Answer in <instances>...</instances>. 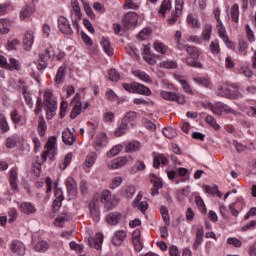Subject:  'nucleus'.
Segmentation results:
<instances>
[{
    "label": "nucleus",
    "mask_w": 256,
    "mask_h": 256,
    "mask_svg": "<svg viewBox=\"0 0 256 256\" xmlns=\"http://www.w3.org/2000/svg\"><path fill=\"white\" fill-rule=\"evenodd\" d=\"M100 201H101V203H104L105 205H107V203H109V201H111V191L104 190L101 193Z\"/></svg>",
    "instance_id": "5fc2aeb1"
},
{
    "label": "nucleus",
    "mask_w": 256,
    "mask_h": 256,
    "mask_svg": "<svg viewBox=\"0 0 256 256\" xmlns=\"http://www.w3.org/2000/svg\"><path fill=\"white\" fill-rule=\"evenodd\" d=\"M134 93H137L138 95H145L146 97L152 95L151 89L149 87L138 82H135Z\"/></svg>",
    "instance_id": "2eb2a0df"
},
{
    "label": "nucleus",
    "mask_w": 256,
    "mask_h": 256,
    "mask_svg": "<svg viewBox=\"0 0 256 256\" xmlns=\"http://www.w3.org/2000/svg\"><path fill=\"white\" fill-rule=\"evenodd\" d=\"M66 189L69 193V195H77V182L75 181V178L68 177L66 180Z\"/></svg>",
    "instance_id": "6ab92c4d"
},
{
    "label": "nucleus",
    "mask_w": 256,
    "mask_h": 256,
    "mask_svg": "<svg viewBox=\"0 0 256 256\" xmlns=\"http://www.w3.org/2000/svg\"><path fill=\"white\" fill-rule=\"evenodd\" d=\"M127 238V232L124 230H118L114 234L113 243L114 245H121L122 242Z\"/></svg>",
    "instance_id": "393cba45"
},
{
    "label": "nucleus",
    "mask_w": 256,
    "mask_h": 256,
    "mask_svg": "<svg viewBox=\"0 0 256 256\" xmlns=\"http://www.w3.org/2000/svg\"><path fill=\"white\" fill-rule=\"evenodd\" d=\"M19 209L21 213H24V215H31L33 213H37V208L29 202H23L20 204Z\"/></svg>",
    "instance_id": "dca6fc26"
},
{
    "label": "nucleus",
    "mask_w": 256,
    "mask_h": 256,
    "mask_svg": "<svg viewBox=\"0 0 256 256\" xmlns=\"http://www.w3.org/2000/svg\"><path fill=\"white\" fill-rule=\"evenodd\" d=\"M44 105L46 107V119H53L57 115V98L53 92L46 90L44 93Z\"/></svg>",
    "instance_id": "f257e3e1"
},
{
    "label": "nucleus",
    "mask_w": 256,
    "mask_h": 256,
    "mask_svg": "<svg viewBox=\"0 0 256 256\" xmlns=\"http://www.w3.org/2000/svg\"><path fill=\"white\" fill-rule=\"evenodd\" d=\"M150 181L153 183V187L156 189H161V187H163V182H161V179L155 174L151 176Z\"/></svg>",
    "instance_id": "052dcab7"
},
{
    "label": "nucleus",
    "mask_w": 256,
    "mask_h": 256,
    "mask_svg": "<svg viewBox=\"0 0 256 256\" xmlns=\"http://www.w3.org/2000/svg\"><path fill=\"white\" fill-rule=\"evenodd\" d=\"M32 13H35V9L32 6L26 5L20 11V19L21 21H25V19H29Z\"/></svg>",
    "instance_id": "5701e85b"
},
{
    "label": "nucleus",
    "mask_w": 256,
    "mask_h": 256,
    "mask_svg": "<svg viewBox=\"0 0 256 256\" xmlns=\"http://www.w3.org/2000/svg\"><path fill=\"white\" fill-rule=\"evenodd\" d=\"M71 159H73V154L68 153L65 157L63 162L60 164V169L62 171H65V169H67V167L69 166V163H71Z\"/></svg>",
    "instance_id": "864d4df0"
},
{
    "label": "nucleus",
    "mask_w": 256,
    "mask_h": 256,
    "mask_svg": "<svg viewBox=\"0 0 256 256\" xmlns=\"http://www.w3.org/2000/svg\"><path fill=\"white\" fill-rule=\"evenodd\" d=\"M203 189L205 193H208L209 195H217V197H221V192L219 191L218 186L204 185Z\"/></svg>",
    "instance_id": "ea45409f"
},
{
    "label": "nucleus",
    "mask_w": 256,
    "mask_h": 256,
    "mask_svg": "<svg viewBox=\"0 0 256 256\" xmlns=\"http://www.w3.org/2000/svg\"><path fill=\"white\" fill-rule=\"evenodd\" d=\"M49 249V243L45 240H41L34 245V250L38 253H45Z\"/></svg>",
    "instance_id": "c9c22d12"
},
{
    "label": "nucleus",
    "mask_w": 256,
    "mask_h": 256,
    "mask_svg": "<svg viewBox=\"0 0 256 256\" xmlns=\"http://www.w3.org/2000/svg\"><path fill=\"white\" fill-rule=\"evenodd\" d=\"M153 47L157 53H161V55H165L169 52V47L162 42H154Z\"/></svg>",
    "instance_id": "4c0bfd02"
},
{
    "label": "nucleus",
    "mask_w": 256,
    "mask_h": 256,
    "mask_svg": "<svg viewBox=\"0 0 256 256\" xmlns=\"http://www.w3.org/2000/svg\"><path fill=\"white\" fill-rule=\"evenodd\" d=\"M62 141L65 145H73L75 143V135L71 133V130L67 129L62 132Z\"/></svg>",
    "instance_id": "412c9836"
},
{
    "label": "nucleus",
    "mask_w": 256,
    "mask_h": 256,
    "mask_svg": "<svg viewBox=\"0 0 256 256\" xmlns=\"http://www.w3.org/2000/svg\"><path fill=\"white\" fill-rule=\"evenodd\" d=\"M10 249L16 255H20V256L25 255V244H23V242L19 240H13L10 244Z\"/></svg>",
    "instance_id": "4468645a"
},
{
    "label": "nucleus",
    "mask_w": 256,
    "mask_h": 256,
    "mask_svg": "<svg viewBox=\"0 0 256 256\" xmlns=\"http://www.w3.org/2000/svg\"><path fill=\"white\" fill-rule=\"evenodd\" d=\"M237 91H239V85L225 83V84H222L218 88L217 95H218V97H226L227 99H235L236 97H239V95H237Z\"/></svg>",
    "instance_id": "7ed1b4c3"
},
{
    "label": "nucleus",
    "mask_w": 256,
    "mask_h": 256,
    "mask_svg": "<svg viewBox=\"0 0 256 256\" xmlns=\"http://www.w3.org/2000/svg\"><path fill=\"white\" fill-rule=\"evenodd\" d=\"M129 158L127 156H122L114 159L110 163L107 164L108 169H121V167H125Z\"/></svg>",
    "instance_id": "f8f14e48"
},
{
    "label": "nucleus",
    "mask_w": 256,
    "mask_h": 256,
    "mask_svg": "<svg viewBox=\"0 0 256 256\" xmlns=\"http://www.w3.org/2000/svg\"><path fill=\"white\" fill-rule=\"evenodd\" d=\"M72 9L78 19H81V8L79 7V1L72 0L71 1Z\"/></svg>",
    "instance_id": "6e6d98bb"
},
{
    "label": "nucleus",
    "mask_w": 256,
    "mask_h": 256,
    "mask_svg": "<svg viewBox=\"0 0 256 256\" xmlns=\"http://www.w3.org/2000/svg\"><path fill=\"white\" fill-rule=\"evenodd\" d=\"M205 121L210 127H213V129L217 130L219 129V124H217V120L211 115L206 116Z\"/></svg>",
    "instance_id": "680f3d73"
},
{
    "label": "nucleus",
    "mask_w": 256,
    "mask_h": 256,
    "mask_svg": "<svg viewBox=\"0 0 256 256\" xmlns=\"http://www.w3.org/2000/svg\"><path fill=\"white\" fill-rule=\"evenodd\" d=\"M10 129L7 117H5L3 113H0V131L2 133H9Z\"/></svg>",
    "instance_id": "f704fd0d"
},
{
    "label": "nucleus",
    "mask_w": 256,
    "mask_h": 256,
    "mask_svg": "<svg viewBox=\"0 0 256 256\" xmlns=\"http://www.w3.org/2000/svg\"><path fill=\"white\" fill-rule=\"evenodd\" d=\"M135 119H137V112L130 111L123 117L122 122L126 123V125H129L133 123Z\"/></svg>",
    "instance_id": "a18cd8bd"
},
{
    "label": "nucleus",
    "mask_w": 256,
    "mask_h": 256,
    "mask_svg": "<svg viewBox=\"0 0 256 256\" xmlns=\"http://www.w3.org/2000/svg\"><path fill=\"white\" fill-rule=\"evenodd\" d=\"M135 195V186L129 185L124 190V197L131 199Z\"/></svg>",
    "instance_id": "69168bd1"
},
{
    "label": "nucleus",
    "mask_w": 256,
    "mask_h": 256,
    "mask_svg": "<svg viewBox=\"0 0 256 256\" xmlns=\"http://www.w3.org/2000/svg\"><path fill=\"white\" fill-rule=\"evenodd\" d=\"M212 33H213V25L205 24L203 26L202 35H201L203 41H211Z\"/></svg>",
    "instance_id": "b1692460"
},
{
    "label": "nucleus",
    "mask_w": 256,
    "mask_h": 256,
    "mask_svg": "<svg viewBox=\"0 0 256 256\" xmlns=\"http://www.w3.org/2000/svg\"><path fill=\"white\" fill-rule=\"evenodd\" d=\"M133 76L140 79V81H144V83H153V80H151V76H149L147 73L141 70H134Z\"/></svg>",
    "instance_id": "a878e982"
},
{
    "label": "nucleus",
    "mask_w": 256,
    "mask_h": 256,
    "mask_svg": "<svg viewBox=\"0 0 256 256\" xmlns=\"http://www.w3.org/2000/svg\"><path fill=\"white\" fill-rule=\"evenodd\" d=\"M152 31L151 28H144L139 34H138V39L140 41H145L149 39V35H151Z\"/></svg>",
    "instance_id": "603ef678"
},
{
    "label": "nucleus",
    "mask_w": 256,
    "mask_h": 256,
    "mask_svg": "<svg viewBox=\"0 0 256 256\" xmlns=\"http://www.w3.org/2000/svg\"><path fill=\"white\" fill-rule=\"evenodd\" d=\"M127 131H129V125L122 121L114 131V135L115 137H122V135H125Z\"/></svg>",
    "instance_id": "c756f323"
},
{
    "label": "nucleus",
    "mask_w": 256,
    "mask_h": 256,
    "mask_svg": "<svg viewBox=\"0 0 256 256\" xmlns=\"http://www.w3.org/2000/svg\"><path fill=\"white\" fill-rule=\"evenodd\" d=\"M58 29L64 35H73V28H71V23L69 22V19L64 16H60L58 18Z\"/></svg>",
    "instance_id": "0eeeda50"
},
{
    "label": "nucleus",
    "mask_w": 256,
    "mask_h": 256,
    "mask_svg": "<svg viewBox=\"0 0 256 256\" xmlns=\"http://www.w3.org/2000/svg\"><path fill=\"white\" fill-rule=\"evenodd\" d=\"M193 81L198 85H202L203 87H207V88L211 87V80L206 77L196 76L193 78Z\"/></svg>",
    "instance_id": "58836bf2"
},
{
    "label": "nucleus",
    "mask_w": 256,
    "mask_h": 256,
    "mask_svg": "<svg viewBox=\"0 0 256 256\" xmlns=\"http://www.w3.org/2000/svg\"><path fill=\"white\" fill-rule=\"evenodd\" d=\"M217 29H218V35L220 39H222L225 45H227V47L231 49L233 47V42L229 40V36L227 35V30L225 29V26L223 25V22H221V20L217 22Z\"/></svg>",
    "instance_id": "9d476101"
},
{
    "label": "nucleus",
    "mask_w": 256,
    "mask_h": 256,
    "mask_svg": "<svg viewBox=\"0 0 256 256\" xmlns=\"http://www.w3.org/2000/svg\"><path fill=\"white\" fill-rule=\"evenodd\" d=\"M230 15L234 23H239V4H234L230 9Z\"/></svg>",
    "instance_id": "37998d69"
},
{
    "label": "nucleus",
    "mask_w": 256,
    "mask_h": 256,
    "mask_svg": "<svg viewBox=\"0 0 256 256\" xmlns=\"http://www.w3.org/2000/svg\"><path fill=\"white\" fill-rule=\"evenodd\" d=\"M88 243L90 247H93L94 249H101V245H103V234L98 233L95 235L94 238H90L88 240Z\"/></svg>",
    "instance_id": "f3484780"
},
{
    "label": "nucleus",
    "mask_w": 256,
    "mask_h": 256,
    "mask_svg": "<svg viewBox=\"0 0 256 256\" xmlns=\"http://www.w3.org/2000/svg\"><path fill=\"white\" fill-rule=\"evenodd\" d=\"M19 85H20V89L22 91V95L27 103V105H31V95L29 94V92H27V85H25V82H23V80H19L18 81Z\"/></svg>",
    "instance_id": "c85d7f7f"
},
{
    "label": "nucleus",
    "mask_w": 256,
    "mask_h": 256,
    "mask_svg": "<svg viewBox=\"0 0 256 256\" xmlns=\"http://www.w3.org/2000/svg\"><path fill=\"white\" fill-rule=\"evenodd\" d=\"M169 11H171V0H163L158 14L161 15V17H165V13Z\"/></svg>",
    "instance_id": "72a5a7b5"
},
{
    "label": "nucleus",
    "mask_w": 256,
    "mask_h": 256,
    "mask_svg": "<svg viewBox=\"0 0 256 256\" xmlns=\"http://www.w3.org/2000/svg\"><path fill=\"white\" fill-rule=\"evenodd\" d=\"M82 107H83V104L81 103V101H77L75 103V106L73 107L71 113H70V118L71 119H77V117H79V115H81Z\"/></svg>",
    "instance_id": "e433bc0d"
},
{
    "label": "nucleus",
    "mask_w": 256,
    "mask_h": 256,
    "mask_svg": "<svg viewBox=\"0 0 256 256\" xmlns=\"http://www.w3.org/2000/svg\"><path fill=\"white\" fill-rule=\"evenodd\" d=\"M139 149H141V143H139L137 140H134L126 145L125 151L126 153H131L133 151H139Z\"/></svg>",
    "instance_id": "a19ab883"
},
{
    "label": "nucleus",
    "mask_w": 256,
    "mask_h": 256,
    "mask_svg": "<svg viewBox=\"0 0 256 256\" xmlns=\"http://www.w3.org/2000/svg\"><path fill=\"white\" fill-rule=\"evenodd\" d=\"M35 41V32L32 30H28L22 39V45L25 51H31V47H33V42Z\"/></svg>",
    "instance_id": "9b49d317"
},
{
    "label": "nucleus",
    "mask_w": 256,
    "mask_h": 256,
    "mask_svg": "<svg viewBox=\"0 0 256 256\" xmlns=\"http://www.w3.org/2000/svg\"><path fill=\"white\" fill-rule=\"evenodd\" d=\"M160 96L162 97V99H165L166 101H175V99H177V94L169 91H162L160 93Z\"/></svg>",
    "instance_id": "09e8293b"
},
{
    "label": "nucleus",
    "mask_w": 256,
    "mask_h": 256,
    "mask_svg": "<svg viewBox=\"0 0 256 256\" xmlns=\"http://www.w3.org/2000/svg\"><path fill=\"white\" fill-rule=\"evenodd\" d=\"M9 181L11 189L14 193H17L19 191V185L17 182L19 181V173L17 167H13L9 171Z\"/></svg>",
    "instance_id": "1a4fd4ad"
},
{
    "label": "nucleus",
    "mask_w": 256,
    "mask_h": 256,
    "mask_svg": "<svg viewBox=\"0 0 256 256\" xmlns=\"http://www.w3.org/2000/svg\"><path fill=\"white\" fill-rule=\"evenodd\" d=\"M195 203L201 213H207V207L205 206V202H203V199L200 196L195 197Z\"/></svg>",
    "instance_id": "3c124183"
},
{
    "label": "nucleus",
    "mask_w": 256,
    "mask_h": 256,
    "mask_svg": "<svg viewBox=\"0 0 256 256\" xmlns=\"http://www.w3.org/2000/svg\"><path fill=\"white\" fill-rule=\"evenodd\" d=\"M227 244L228 245H232L233 247H241V245H243V242H241V240H239V238H235V237H230L227 239Z\"/></svg>",
    "instance_id": "338daca9"
},
{
    "label": "nucleus",
    "mask_w": 256,
    "mask_h": 256,
    "mask_svg": "<svg viewBox=\"0 0 256 256\" xmlns=\"http://www.w3.org/2000/svg\"><path fill=\"white\" fill-rule=\"evenodd\" d=\"M160 67H164V69H177V62L171 61H163L160 63Z\"/></svg>",
    "instance_id": "e2e57ef3"
},
{
    "label": "nucleus",
    "mask_w": 256,
    "mask_h": 256,
    "mask_svg": "<svg viewBox=\"0 0 256 256\" xmlns=\"http://www.w3.org/2000/svg\"><path fill=\"white\" fill-rule=\"evenodd\" d=\"M96 159H97V154H95L94 152H90L86 156V160H85L84 166H83L86 173H89V169H91V167H93V165H95Z\"/></svg>",
    "instance_id": "a211bd4d"
},
{
    "label": "nucleus",
    "mask_w": 256,
    "mask_h": 256,
    "mask_svg": "<svg viewBox=\"0 0 256 256\" xmlns=\"http://www.w3.org/2000/svg\"><path fill=\"white\" fill-rule=\"evenodd\" d=\"M6 69H8V71H21V63H19V60L15 58H10Z\"/></svg>",
    "instance_id": "2f4dec72"
},
{
    "label": "nucleus",
    "mask_w": 256,
    "mask_h": 256,
    "mask_svg": "<svg viewBox=\"0 0 256 256\" xmlns=\"http://www.w3.org/2000/svg\"><path fill=\"white\" fill-rule=\"evenodd\" d=\"M183 5H185V2L183 0H176L175 11L172 12L171 18L167 20L169 25H174L175 23H177L179 17L183 15Z\"/></svg>",
    "instance_id": "423d86ee"
},
{
    "label": "nucleus",
    "mask_w": 256,
    "mask_h": 256,
    "mask_svg": "<svg viewBox=\"0 0 256 256\" xmlns=\"http://www.w3.org/2000/svg\"><path fill=\"white\" fill-rule=\"evenodd\" d=\"M100 43H101V46L103 47L105 53L109 57H113V48L111 47V42H109V39L103 37Z\"/></svg>",
    "instance_id": "7c9ffc66"
},
{
    "label": "nucleus",
    "mask_w": 256,
    "mask_h": 256,
    "mask_svg": "<svg viewBox=\"0 0 256 256\" xmlns=\"http://www.w3.org/2000/svg\"><path fill=\"white\" fill-rule=\"evenodd\" d=\"M160 213L162 215L163 221L166 226H169L171 223V218L169 217V210L165 206L160 207Z\"/></svg>",
    "instance_id": "c03bdc74"
},
{
    "label": "nucleus",
    "mask_w": 256,
    "mask_h": 256,
    "mask_svg": "<svg viewBox=\"0 0 256 256\" xmlns=\"http://www.w3.org/2000/svg\"><path fill=\"white\" fill-rule=\"evenodd\" d=\"M182 89L185 91V93H188V95H194L195 93L191 90V86H189V82L187 80L180 79L179 80Z\"/></svg>",
    "instance_id": "bf43d9fd"
},
{
    "label": "nucleus",
    "mask_w": 256,
    "mask_h": 256,
    "mask_svg": "<svg viewBox=\"0 0 256 256\" xmlns=\"http://www.w3.org/2000/svg\"><path fill=\"white\" fill-rule=\"evenodd\" d=\"M10 119L15 127H17V125H27V117L21 115V112H19L17 108L10 112Z\"/></svg>",
    "instance_id": "6e6552de"
},
{
    "label": "nucleus",
    "mask_w": 256,
    "mask_h": 256,
    "mask_svg": "<svg viewBox=\"0 0 256 256\" xmlns=\"http://www.w3.org/2000/svg\"><path fill=\"white\" fill-rule=\"evenodd\" d=\"M187 58L185 63L188 67H195L196 69H203V64L198 61L199 59V48L195 46H186Z\"/></svg>",
    "instance_id": "f03ea898"
},
{
    "label": "nucleus",
    "mask_w": 256,
    "mask_h": 256,
    "mask_svg": "<svg viewBox=\"0 0 256 256\" xmlns=\"http://www.w3.org/2000/svg\"><path fill=\"white\" fill-rule=\"evenodd\" d=\"M187 23L192 29H199L201 27V23L199 20L194 18L192 15L187 16Z\"/></svg>",
    "instance_id": "de8ad7c7"
},
{
    "label": "nucleus",
    "mask_w": 256,
    "mask_h": 256,
    "mask_svg": "<svg viewBox=\"0 0 256 256\" xmlns=\"http://www.w3.org/2000/svg\"><path fill=\"white\" fill-rule=\"evenodd\" d=\"M121 78L119 72H117V70L115 69H110L108 72V79L110 81H118Z\"/></svg>",
    "instance_id": "0e129e2a"
},
{
    "label": "nucleus",
    "mask_w": 256,
    "mask_h": 256,
    "mask_svg": "<svg viewBox=\"0 0 256 256\" xmlns=\"http://www.w3.org/2000/svg\"><path fill=\"white\" fill-rule=\"evenodd\" d=\"M37 131L40 137H45V133H47V123L43 116H39Z\"/></svg>",
    "instance_id": "bb28decb"
},
{
    "label": "nucleus",
    "mask_w": 256,
    "mask_h": 256,
    "mask_svg": "<svg viewBox=\"0 0 256 256\" xmlns=\"http://www.w3.org/2000/svg\"><path fill=\"white\" fill-rule=\"evenodd\" d=\"M82 4L84 11L88 15V17H90V19H95V14L93 13L91 6H89V3H87V1L82 0Z\"/></svg>",
    "instance_id": "4d7b16f0"
},
{
    "label": "nucleus",
    "mask_w": 256,
    "mask_h": 256,
    "mask_svg": "<svg viewBox=\"0 0 256 256\" xmlns=\"http://www.w3.org/2000/svg\"><path fill=\"white\" fill-rule=\"evenodd\" d=\"M90 217H92L93 221H99L100 212H99V201L92 200L89 203Z\"/></svg>",
    "instance_id": "ddd939ff"
},
{
    "label": "nucleus",
    "mask_w": 256,
    "mask_h": 256,
    "mask_svg": "<svg viewBox=\"0 0 256 256\" xmlns=\"http://www.w3.org/2000/svg\"><path fill=\"white\" fill-rule=\"evenodd\" d=\"M66 72H67V67L61 66L57 71L55 83H57L58 85H61V83H63V81H65V73Z\"/></svg>",
    "instance_id": "473e14b6"
},
{
    "label": "nucleus",
    "mask_w": 256,
    "mask_h": 256,
    "mask_svg": "<svg viewBox=\"0 0 256 256\" xmlns=\"http://www.w3.org/2000/svg\"><path fill=\"white\" fill-rule=\"evenodd\" d=\"M121 183H123V178L121 176L115 177L110 183V189H117L121 186Z\"/></svg>",
    "instance_id": "774afa93"
},
{
    "label": "nucleus",
    "mask_w": 256,
    "mask_h": 256,
    "mask_svg": "<svg viewBox=\"0 0 256 256\" xmlns=\"http://www.w3.org/2000/svg\"><path fill=\"white\" fill-rule=\"evenodd\" d=\"M106 221L107 223H109V225H117V223L121 221V213L112 212L108 214V216L106 217Z\"/></svg>",
    "instance_id": "cd10ccee"
},
{
    "label": "nucleus",
    "mask_w": 256,
    "mask_h": 256,
    "mask_svg": "<svg viewBox=\"0 0 256 256\" xmlns=\"http://www.w3.org/2000/svg\"><path fill=\"white\" fill-rule=\"evenodd\" d=\"M55 145H57V136L49 137L45 146L46 151L41 155L42 163L47 161V157H49V159H53L55 157Z\"/></svg>",
    "instance_id": "20e7f679"
},
{
    "label": "nucleus",
    "mask_w": 256,
    "mask_h": 256,
    "mask_svg": "<svg viewBox=\"0 0 256 256\" xmlns=\"http://www.w3.org/2000/svg\"><path fill=\"white\" fill-rule=\"evenodd\" d=\"M162 133L167 139H175L177 137V131L171 127L164 128Z\"/></svg>",
    "instance_id": "49530a36"
},
{
    "label": "nucleus",
    "mask_w": 256,
    "mask_h": 256,
    "mask_svg": "<svg viewBox=\"0 0 256 256\" xmlns=\"http://www.w3.org/2000/svg\"><path fill=\"white\" fill-rule=\"evenodd\" d=\"M209 49L213 55H218L221 51V47L219 46V40H213L210 43Z\"/></svg>",
    "instance_id": "8fccbe9b"
},
{
    "label": "nucleus",
    "mask_w": 256,
    "mask_h": 256,
    "mask_svg": "<svg viewBox=\"0 0 256 256\" xmlns=\"http://www.w3.org/2000/svg\"><path fill=\"white\" fill-rule=\"evenodd\" d=\"M53 47L48 46L46 48H42V52L39 54V57H42L45 61H49L51 57H53Z\"/></svg>",
    "instance_id": "79ce46f5"
},
{
    "label": "nucleus",
    "mask_w": 256,
    "mask_h": 256,
    "mask_svg": "<svg viewBox=\"0 0 256 256\" xmlns=\"http://www.w3.org/2000/svg\"><path fill=\"white\" fill-rule=\"evenodd\" d=\"M168 163H169V160L163 154H158V155L154 156V158H153V168L154 169H159V165H161V164L167 165Z\"/></svg>",
    "instance_id": "aec40b11"
},
{
    "label": "nucleus",
    "mask_w": 256,
    "mask_h": 256,
    "mask_svg": "<svg viewBox=\"0 0 256 256\" xmlns=\"http://www.w3.org/2000/svg\"><path fill=\"white\" fill-rule=\"evenodd\" d=\"M133 243L136 251H141L143 249V244L141 243V231L135 230L132 234Z\"/></svg>",
    "instance_id": "4be33fe9"
},
{
    "label": "nucleus",
    "mask_w": 256,
    "mask_h": 256,
    "mask_svg": "<svg viewBox=\"0 0 256 256\" xmlns=\"http://www.w3.org/2000/svg\"><path fill=\"white\" fill-rule=\"evenodd\" d=\"M137 21H139L137 13L127 12L122 19V25L125 30L134 29V27H137Z\"/></svg>",
    "instance_id": "39448f33"
},
{
    "label": "nucleus",
    "mask_w": 256,
    "mask_h": 256,
    "mask_svg": "<svg viewBox=\"0 0 256 256\" xmlns=\"http://www.w3.org/2000/svg\"><path fill=\"white\" fill-rule=\"evenodd\" d=\"M65 221H71V215L69 214H62L56 218V223L58 227H63L61 223H65Z\"/></svg>",
    "instance_id": "13d9d810"
}]
</instances>
